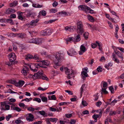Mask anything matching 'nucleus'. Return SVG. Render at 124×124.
I'll use <instances>...</instances> for the list:
<instances>
[{"label":"nucleus","instance_id":"obj_1","mask_svg":"<svg viewBox=\"0 0 124 124\" xmlns=\"http://www.w3.org/2000/svg\"><path fill=\"white\" fill-rule=\"evenodd\" d=\"M42 64L38 63L32 64L30 66L31 70L33 71L36 72L38 70V69L40 68V67L46 68V66L49 65L50 64L49 61L47 60L42 61L41 59V62Z\"/></svg>","mask_w":124,"mask_h":124},{"label":"nucleus","instance_id":"obj_2","mask_svg":"<svg viewBox=\"0 0 124 124\" xmlns=\"http://www.w3.org/2000/svg\"><path fill=\"white\" fill-rule=\"evenodd\" d=\"M9 82L14 84L16 86L19 88L22 87L25 83L24 81L21 80H19L18 82H17L15 80H10Z\"/></svg>","mask_w":124,"mask_h":124},{"label":"nucleus","instance_id":"obj_3","mask_svg":"<svg viewBox=\"0 0 124 124\" xmlns=\"http://www.w3.org/2000/svg\"><path fill=\"white\" fill-rule=\"evenodd\" d=\"M39 21L38 19L35 20L31 21L30 23H27L26 24V25L28 27L32 28H33L37 25V23Z\"/></svg>","mask_w":124,"mask_h":124},{"label":"nucleus","instance_id":"obj_4","mask_svg":"<svg viewBox=\"0 0 124 124\" xmlns=\"http://www.w3.org/2000/svg\"><path fill=\"white\" fill-rule=\"evenodd\" d=\"M1 106L0 108L1 110H8L10 109V106L9 105L7 104L5 102H1Z\"/></svg>","mask_w":124,"mask_h":124},{"label":"nucleus","instance_id":"obj_5","mask_svg":"<svg viewBox=\"0 0 124 124\" xmlns=\"http://www.w3.org/2000/svg\"><path fill=\"white\" fill-rule=\"evenodd\" d=\"M64 69L66 74L68 75L67 78L69 79H70L71 76L74 74V71L72 70H70L67 67H64Z\"/></svg>","mask_w":124,"mask_h":124},{"label":"nucleus","instance_id":"obj_6","mask_svg":"<svg viewBox=\"0 0 124 124\" xmlns=\"http://www.w3.org/2000/svg\"><path fill=\"white\" fill-rule=\"evenodd\" d=\"M52 31L50 29L45 30L40 32V34L41 36H44L46 35H50L51 34Z\"/></svg>","mask_w":124,"mask_h":124},{"label":"nucleus","instance_id":"obj_7","mask_svg":"<svg viewBox=\"0 0 124 124\" xmlns=\"http://www.w3.org/2000/svg\"><path fill=\"white\" fill-rule=\"evenodd\" d=\"M88 68L86 67L84 68L82 70V71L81 72V77L83 79H84L85 78L87 77L88 74L87 72Z\"/></svg>","mask_w":124,"mask_h":124},{"label":"nucleus","instance_id":"obj_8","mask_svg":"<svg viewBox=\"0 0 124 124\" xmlns=\"http://www.w3.org/2000/svg\"><path fill=\"white\" fill-rule=\"evenodd\" d=\"M8 58L11 62H13L15 61L16 58V54L13 53H11L8 55Z\"/></svg>","mask_w":124,"mask_h":124},{"label":"nucleus","instance_id":"obj_9","mask_svg":"<svg viewBox=\"0 0 124 124\" xmlns=\"http://www.w3.org/2000/svg\"><path fill=\"white\" fill-rule=\"evenodd\" d=\"M85 46L83 44L81 45L80 48V51H79V54L80 55H82L86 51Z\"/></svg>","mask_w":124,"mask_h":124},{"label":"nucleus","instance_id":"obj_10","mask_svg":"<svg viewBox=\"0 0 124 124\" xmlns=\"http://www.w3.org/2000/svg\"><path fill=\"white\" fill-rule=\"evenodd\" d=\"M63 55L62 54L57 53L56 54L55 58L57 60L58 62L62 60L63 57Z\"/></svg>","mask_w":124,"mask_h":124},{"label":"nucleus","instance_id":"obj_11","mask_svg":"<svg viewBox=\"0 0 124 124\" xmlns=\"http://www.w3.org/2000/svg\"><path fill=\"white\" fill-rule=\"evenodd\" d=\"M69 56H72L77 54L76 51L73 49H71L67 52Z\"/></svg>","mask_w":124,"mask_h":124},{"label":"nucleus","instance_id":"obj_12","mask_svg":"<svg viewBox=\"0 0 124 124\" xmlns=\"http://www.w3.org/2000/svg\"><path fill=\"white\" fill-rule=\"evenodd\" d=\"M43 74V72L42 70L39 71L38 72L35 74V79L40 78Z\"/></svg>","mask_w":124,"mask_h":124},{"label":"nucleus","instance_id":"obj_13","mask_svg":"<svg viewBox=\"0 0 124 124\" xmlns=\"http://www.w3.org/2000/svg\"><path fill=\"white\" fill-rule=\"evenodd\" d=\"M79 9L81 10L85 11L86 12L87 9L89 10V7L84 5H80L78 7Z\"/></svg>","mask_w":124,"mask_h":124},{"label":"nucleus","instance_id":"obj_14","mask_svg":"<svg viewBox=\"0 0 124 124\" xmlns=\"http://www.w3.org/2000/svg\"><path fill=\"white\" fill-rule=\"evenodd\" d=\"M34 118L33 115L31 114H29L27 117L26 119L27 121L29 122L32 121L33 120Z\"/></svg>","mask_w":124,"mask_h":124},{"label":"nucleus","instance_id":"obj_15","mask_svg":"<svg viewBox=\"0 0 124 124\" xmlns=\"http://www.w3.org/2000/svg\"><path fill=\"white\" fill-rule=\"evenodd\" d=\"M28 70V68L27 67L24 66L21 72L22 74L24 76H26L27 75V71Z\"/></svg>","mask_w":124,"mask_h":124},{"label":"nucleus","instance_id":"obj_16","mask_svg":"<svg viewBox=\"0 0 124 124\" xmlns=\"http://www.w3.org/2000/svg\"><path fill=\"white\" fill-rule=\"evenodd\" d=\"M43 94H41L39 97L43 102H47V98L46 97L43 96Z\"/></svg>","mask_w":124,"mask_h":124},{"label":"nucleus","instance_id":"obj_17","mask_svg":"<svg viewBox=\"0 0 124 124\" xmlns=\"http://www.w3.org/2000/svg\"><path fill=\"white\" fill-rule=\"evenodd\" d=\"M33 58L36 60L37 62H41V59L40 58L39 56L37 54L35 55L33 57Z\"/></svg>","mask_w":124,"mask_h":124},{"label":"nucleus","instance_id":"obj_18","mask_svg":"<svg viewBox=\"0 0 124 124\" xmlns=\"http://www.w3.org/2000/svg\"><path fill=\"white\" fill-rule=\"evenodd\" d=\"M35 44L39 45L42 43V40L41 38H35Z\"/></svg>","mask_w":124,"mask_h":124},{"label":"nucleus","instance_id":"obj_19","mask_svg":"<svg viewBox=\"0 0 124 124\" xmlns=\"http://www.w3.org/2000/svg\"><path fill=\"white\" fill-rule=\"evenodd\" d=\"M112 56L113 57L112 58L113 60L117 63H119V60L116 57V55L114 53H113L112 54Z\"/></svg>","mask_w":124,"mask_h":124},{"label":"nucleus","instance_id":"obj_20","mask_svg":"<svg viewBox=\"0 0 124 124\" xmlns=\"http://www.w3.org/2000/svg\"><path fill=\"white\" fill-rule=\"evenodd\" d=\"M87 18L88 20L92 22H94V19L93 17L90 15H88L87 16Z\"/></svg>","mask_w":124,"mask_h":124},{"label":"nucleus","instance_id":"obj_21","mask_svg":"<svg viewBox=\"0 0 124 124\" xmlns=\"http://www.w3.org/2000/svg\"><path fill=\"white\" fill-rule=\"evenodd\" d=\"M65 30L67 31H73V28H71V26H66L65 28Z\"/></svg>","mask_w":124,"mask_h":124},{"label":"nucleus","instance_id":"obj_22","mask_svg":"<svg viewBox=\"0 0 124 124\" xmlns=\"http://www.w3.org/2000/svg\"><path fill=\"white\" fill-rule=\"evenodd\" d=\"M112 65V64L111 62L106 64L105 65V67L108 70L109 69V67L111 66Z\"/></svg>","mask_w":124,"mask_h":124},{"label":"nucleus","instance_id":"obj_23","mask_svg":"<svg viewBox=\"0 0 124 124\" xmlns=\"http://www.w3.org/2000/svg\"><path fill=\"white\" fill-rule=\"evenodd\" d=\"M17 1H15L13 2V3L10 4V7H14L17 5Z\"/></svg>","mask_w":124,"mask_h":124},{"label":"nucleus","instance_id":"obj_24","mask_svg":"<svg viewBox=\"0 0 124 124\" xmlns=\"http://www.w3.org/2000/svg\"><path fill=\"white\" fill-rule=\"evenodd\" d=\"M14 11V10L12 9L8 8L6 10V13L8 14H10L13 13Z\"/></svg>","mask_w":124,"mask_h":124},{"label":"nucleus","instance_id":"obj_25","mask_svg":"<svg viewBox=\"0 0 124 124\" xmlns=\"http://www.w3.org/2000/svg\"><path fill=\"white\" fill-rule=\"evenodd\" d=\"M77 33L80 34H82L84 31L82 28H77Z\"/></svg>","mask_w":124,"mask_h":124},{"label":"nucleus","instance_id":"obj_26","mask_svg":"<svg viewBox=\"0 0 124 124\" xmlns=\"http://www.w3.org/2000/svg\"><path fill=\"white\" fill-rule=\"evenodd\" d=\"M32 6L36 8H40L42 7V5H39L38 4H33Z\"/></svg>","mask_w":124,"mask_h":124},{"label":"nucleus","instance_id":"obj_27","mask_svg":"<svg viewBox=\"0 0 124 124\" xmlns=\"http://www.w3.org/2000/svg\"><path fill=\"white\" fill-rule=\"evenodd\" d=\"M58 120V119L56 118H50V121L52 122L56 123Z\"/></svg>","mask_w":124,"mask_h":124},{"label":"nucleus","instance_id":"obj_28","mask_svg":"<svg viewBox=\"0 0 124 124\" xmlns=\"http://www.w3.org/2000/svg\"><path fill=\"white\" fill-rule=\"evenodd\" d=\"M12 109L14 110H16L18 112H20L21 110V109L19 108L16 106L13 107Z\"/></svg>","mask_w":124,"mask_h":124},{"label":"nucleus","instance_id":"obj_29","mask_svg":"<svg viewBox=\"0 0 124 124\" xmlns=\"http://www.w3.org/2000/svg\"><path fill=\"white\" fill-rule=\"evenodd\" d=\"M73 39L74 38L73 37H69L67 39H65L66 43L68 44V41L70 42L73 41Z\"/></svg>","mask_w":124,"mask_h":124},{"label":"nucleus","instance_id":"obj_30","mask_svg":"<svg viewBox=\"0 0 124 124\" xmlns=\"http://www.w3.org/2000/svg\"><path fill=\"white\" fill-rule=\"evenodd\" d=\"M77 28H82L83 25L82 22L81 21H79L77 23Z\"/></svg>","mask_w":124,"mask_h":124},{"label":"nucleus","instance_id":"obj_31","mask_svg":"<svg viewBox=\"0 0 124 124\" xmlns=\"http://www.w3.org/2000/svg\"><path fill=\"white\" fill-rule=\"evenodd\" d=\"M39 113L41 115L44 116V117L47 116L46 115V113L45 112L44 110L39 111Z\"/></svg>","mask_w":124,"mask_h":124},{"label":"nucleus","instance_id":"obj_32","mask_svg":"<svg viewBox=\"0 0 124 124\" xmlns=\"http://www.w3.org/2000/svg\"><path fill=\"white\" fill-rule=\"evenodd\" d=\"M85 88L86 86L85 85H82L80 89L81 93V94L83 93L84 91V90L85 89Z\"/></svg>","mask_w":124,"mask_h":124},{"label":"nucleus","instance_id":"obj_33","mask_svg":"<svg viewBox=\"0 0 124 124\" xmlns=\"http://www.w3.org/2000/svg\"><path fill=\"white\" fill-rule=\"evenodd\" d=\"M49 110L50 111H52V112H55L56 110L58 112H59V111L58 109L57 108V109L56 108H53L52 107H49Z\"/></svg>","mask_w":124,"mask_h":124},{"label":"nucleus","instance_id":"obj_34","mask_svg":"<svg viewBox=\"0 0 124 124\" xmlns=\"http://www.w3.org/2000/svg\"><path fill=\"white\" fill-rule=\"evenodd\" d=\"M59 14L63 16H65L67 15V12L65 11H62L59 13Z\"/></svg>","mask_w":124,"mask_h":124},{"label":"nucleus","instance_id":"obj_35","mask_svg":"<svg viewBox=\"0 0 124 124\" xmlns=\"http://www.w3.org/2000/svg\"><path fill=\"white\" fill-rule=\"evenodd\" d=\"M99 115L95 114L93 116V118L94 119V121L95 122H97V119L99 117Z\"/></svg>","mask_w":124,"mask_h":124},{"label":"nucleus","instance_id":"obj_36","mask_svg":"<svg viewBox=\"0 0 124 124\" xmlns=\"http://www.w3.org/2000/svg\"><path fill=\"white\" fill-rule=\"evenodd\" d=\"M102 83L103 84V87L104 88H107L108 84L107 82L104 81H102Z\"/></svg>","mask_w":124,"mask_h":124},{"label":"nucleus","instance_id":"obj_37","mask_svg":"<svg viewBox=\"0 0 124 124\" xmlns=\"http://www.w3.org/2000/svg\"><path fill=\"white\" fill-rule=\"evenodd\" d=\"M96 43L98 45V46L99 47V49L100 50H102V45L101 44V43L98 42L97 41H96Z\"/></svg>","mask_w":124,"mask_h":124},{"label":"nucleus","instance_id":"obj_38","mask_svg":"<svg viewBox=\"0 0 124 124\" xmlns=\"http://www.w3.org/2000/svg\"><path fill=\"white\" fill-rule=\"evenodd\" d=\"M35 38H33L29 40L28 42L31 43H33L35 44Z\"/></svg>","mask_w":124,"mask_h":124},{"label":"nucleus","instance_id":"obj_39","mask_svg":"<svg viewBox=\"0 0 124 124\" xmlns=\"http://www.w3.org/2000/svg\"><path fill=\"white\" fill-rule=\"evenodd\" d=\"M15 123L16 124H18L20 123H23V122L19 118H18L17 119L15 120Z\"/></svg>","mask_w":124,"mask_h":124},{"label":"nucleus","instance_id":"obj_40","mask_svg":"<svg viewBox=\"0 0 124 124\" xmlns=\"http://www.w3.org/2000/svg\"><path fill=\"white\" fill-rule=\"evenodd\" d=\"M47 88H42L41 87H38V90L39 91H43L46 90Z\"/></svg>","mask_w":124,"mask_h":124},{"label":"nucleus","instance_id":"obj_41","mask_svg":"<svg viewBox=\"0 0 124 124\" xmlns=\"http://www.w3.org/2000/svg\"><path fill=\"white\" fill-rule=\"evenodd\" d=\"M33 56L31 54H28L25 58L27 60L28 59H31L33 58Z\"/></svg>","mask_w":124,"mask_h":124},{"label":"nucleus","instance_id":"obj_42","mask_svg":"<svg viewBox=\"0 0 124 124\" xmlns=\"http://www.w3.org/2000/svg\"><path fill=\"white\" fill-rule=\"evenodd\" d=\"M116 114V112L115 111H111L109 114L110 116H114Z\"/></svg>","mask_w":124,"mask_h":124},{"label":"nucleus","instance_id":"obj_43","mask_svg":"<svg viewBox=\"0 0 124 124\" xmlns=\"http://www.w3.org/2000/svg\"><path fill=\"white\" fill-rule=\"evenodd\" d=\"M40 78H42L43 80H48V79L47 78V77L45 75H43V74Z\"/></svg>","mask_w":124,"mask_h":124},{"label":"nucleus","instance_id":"obj_44","mask_svg":"<svg viewBox=\"0 0 124 124\" xmlns=\"http://www.w3.org/2000/svg\"><path fill=\"white\" fill-rule=\"evenodd\" d=\"M89 34V33L88 32H85L84 34V36L85 38L86 39H87L88 38V36Z\"/></svg>","mask_w":124,"mask_h":124},{"label":"nucleus","instance_id":"obj_45","mask_svg":"<svg viewBox=\"0 0 124 124\" xmlns=\"http://www.w3.org/2000/svg\"><path fill=\"white\" fill-rule=\"evenodd\" d=\"M107 88H102L101 91V93H103L105 94H107L108 93V92L106 90Z\"/></svg>","mask_w":124,"mask_h":124},{"label":"nucleus","instance_id":"obj_46","mask_svg":"<svg viewBox=\"0 0 124 124\" xmlns=\"http://www.w3.org/2000/svg\"><path fill=\"white\" fill-rule=\"evenodd\" d=\"M39 13L41 14L43 16H45L46 15V13L45 11L44 10H42L41 11H40Z\"/></svg>","mask_w":124,"mask_h":124},{"label":"nucleus","instance_id":"obj_47","mask_svg":"<svg viewBox=\"0 0 124 124\" xmlns=\"http://www.w3.org/2000/svg\"><path fill=\"white\" fill-rule=\"evenodd\" d=\"M70 103L69 102H60L59 103V105L60 106L63 105H65L66 104H69Z\"/></svg>","mask_w":124,"mask_h":124},{"label":"nucleus","instance_id":"obj_48","mask_svg":"<svg viewBox=\"0 0 124 124\" xmlns=\"http://www.w3.org/2000/svg\"><path fill=\"white\" fill-rule=\"evenodd\" d=\"M118 56L121 59V61H122L123 60L124 57H123V55L122 54H118Z\"/></svg>","mask_w":124,"mask_h":124},{"label":"nucleus","instance_id":"obj_49","mask_svg":"<svg viewBox=\"0 0 124 124\" xmlns=\"http://www.w3.org/2000/svg\"><path fill=\"white\" fill-rule=\"evenodd\" d=\"M50 11L51 13H55L57 12V10L54 9H51L50 10Z\"/></svg>","mask_w":124,"mask_h":124},{"label":"nucleus","instance_id":"obj_50","mask_svg":"<svg viewBox=\"0 0 124 124\" xmlns=\"http://www.w3.org/2000/svg\"><path fill=\"white\" fill-rule=\"evenodd\" d=\"M33 101H36L39 103L41 101V99L39 98H35L33 99Z\"/></svg>","mask_w":124,"mask_h":124},{"label":"nucleus","instance_id":"obj_51","mask_svg":"<svg viewBox=\"0 0 124 124\" xmlns=\"http://www.w3.org/2000/svg\"><path fill=\"white\" fill-rule=\"evenodd\" d=\"M12 115L11 114H9L8 116H6V118L7 121H8L10 118L11 117Z\"/></svg>","mask_w":124,"mask_h":124},{"label":"nucleus","instance_id":"obj_52","mask_svg":"<svg viewBox=\"0 0 124 124\" xmlns=\"http://www.w3.org/2000/svg\"><path fill=\"white\" fill-rule=\"evenodd\" d=\"M19 105L21 107H22L23 108H26L27 107L23 103H21L19 104Z\"/></svg>","mask_w":124,"mask_h":124},{"label":"nucleus","instance_id":"obj_53","mask_svg":"<svg viewBox=\"0 0 124 124\" xmlns=\"http://www.w3.org/2000/svg\"><path fill=\"white\" fill-rule=\"evenodd\" d=\"M80 39V36L79 35H78L76 38V41H79Z\"/></svg>","mask_w":124,"mask_h":124},{"label":"nucleus","instance_id":"obj_54","mask_svg":"<svg viewBox=\"0 0 124 124\" xmlns=\"http://www.w3.org/2000/svg\"><path fill=\"white\" fill-rule=\"evenodd\" d=\"M27 109L30 111H33L35 110L34 109L31 107H28Z\"/></svg>","mask_w":124,"mask_h":124},{"label":"nucleus","instance_id":"obj_55","mask_svg":"<svg viewBox=\"0 0 124 124\" xmlns=\"http://www.w3.org/2000/svg\"><path fill=\"white\" fill-rule=\"evenodd\" d=\"M29 78H30L31 79H35V74L34 75H33L32 74H30L28 76Z\"/></svg>","mask_w":124,"mask_h":124},{"label":"nucleus","instance_id":"obj_56","mask_svg":"<svg viewBox=\"0 0 124 124\" xmlns=\"http://www.w3.org/2000/svg\"><path fill=\"white\" fill-rule=\"evenodd\" d=\"M91 46L93 48H95L97 46V44L95 43H92L91 44Z\"/></svg>","mask_w":124,"mask_h":124},{"label":"nucleus","instance_id":"obj_57","mask_svg":"<svg viewBox=\"0 0 124 124\" xmlns=\"http://www.w3.org/2000/svg\"><path fill=\"white\" fill-rule=\"evenodd\" d=\"M108 23L110 28L112 29H113V26L111 23L108 21Z\"/></svg>","mask_w":124,"mask_h":124},{"label":"nucleus","instance_id":"obj_58","mask_svg":"<svg viewBox=\"0 0 124 124\" xmlns=\"http://www.w3.org/2000/svg\"><path fill=\"white\" fill-rule=\"evenodd\" d=\"M109 88L110 90L111 91V93H114V88L112 86H110Z\"/></svg>","mask_w":124,"mask_h":124},{"label":"nucleus","instance_id":"obj_59","mask_svg":"<svg viewBox=\"0 0 124 124\" xmlns=\"http://www.w3.org/2000/svg\"><path fill=\"white\" fill-rule=\"evenodd\" d=\"M82 104L84 106H86L87 105V103L86 102L84 101H82Z\"/></svg>","mask_w":124,"mask_h":124},{"label":"nucleus","instance_id":"obj_60","mask_svg":"<svg viewBox=\"0 0 124 124\" xmlns=\"http://www.w3.org/2000/svg\"><path fill=\"white\" fill-rule=\"evenodd\" d=\"M89 8H90V9H89V10L87 9L86 10V12L88 11H89V13H90L93 14L94 13V10L91 9L89 7Z\"/></svg>","mask_w":124,"mask_h":124},{"label":"nucleus","instance_id":"obj_61","mask_svg":"<svg viewBox=\"0 0 124 124\" xmlns=\"http://www.w3.org/2000/svg\"><path fill=\"white\" fill-rule=\"evenodd\" d=\"M117 102V101L115 99H114L111 102L110 104L114 106L115 104V103Z\"/></svg>","mask_w":124,"mask_h":124},{"label":"nucleus","instance_id":"obj_62","mask_svg":"<svg viewBox=\"0 0 124 124\" xmlns=\"http://www.w3.org/2000/svg\"><path fill=\"white\" fill-rule=\"evenodd\" d=\"M101 102L100 101H99L96 103V105L98 107H99L101 104Z\"/></svg>","mask_w":124,"mask_h":124},{"label":"nucleus","instance_id":"obj_63","mask_svg":"<svg viewBox=\"0 0 124 124\" xmlns=\"http://www.w3.org/2000/svg\"><path fill=\"white\" fill-rule=\"evenodd\" d=\"M42 121H38L34 122L33 124H41Z\"/></svg>","mask_w":124,"mask_h":124},{"label":"nucleus","instance_id":"obj_64","mask_svg":"<svg viewBox=\"0 0 124 124\" xmlns=\"http://www.w3.org/2000/svg\"><path fill=\"white\" fill-rule=\"evenodd\" d=\"M117 48L120 51L124 53V48L121 47H117Z\"/></svg>","mask_w":124,"mask_h":124}]
</instances>
